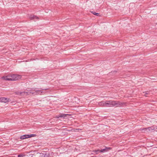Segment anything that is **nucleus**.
Segmentation results:
<instances>
[{
  "label": "nucleus",
  "mask_w": 157,
  "mask_h": 157,
  "mask_svg": "<svg viewBox=\"0 0 157 157\" xmlns=\"http://www.w3.org/2000/svg\"><path fill=\"white\" fill-rule=\"evenodd\" d=\"M21 78V76L18 75H12L6 76H3L2 78L6 81H16Z\"/></svg>",
  "instance_id": "obj_1"
},
{
  "label": "nucleus",
  "mask_w": 157,
  "mask_h": 157,
  "mask_svg": "<svg viewBox=\"0 0 157 157\" xmlns=\"http://www.w3.org/2000/svg\"><path fill=\"white\" fill-rule=\"evenodd\" d=\"M124 103L114 101H105V107L118 106L122 105Z\"/></svg>",
  "instance_id": "obj_2"
},
{
  "label": "nucleus",
  "mask_w": 157,
  "mask_h": 157,
  "mask_svg": "<svg viewBox=\"0 0 157 157\" xmlns=\"http://www.w3.org/2000/svg\"><path fill=\"white\" fill-rule=\"evenodd\" d=\"M27 91V92L23 91V92H16V94L18 95H22L24 96V95H28L30 94H33V93H32L31 91H29V88L28 89Z\"/></svg>",
  "instance_id": "obj_3"
},
{
  "label": "nucleus",
  "mask_w": 157,
  "mask_h": 157,
  "mask_svg": "<svg viewBox=\"0 0 157 157\" xmlns=\"http://www.w3.org/2000/svg\"><path fill=\"white\" fill-rule=\"evenodd\" d=\"M111 149V148L110 147H105V148L101 149L100 150H95L94 151L96 152L95 154H97L98 153V152H105L108 151L110 150Z\"/></svg>",
  "instance_id": "obj_4"
},
{
  "label": "nucleus",
  "mask_w": 157,
  "mask_h": 157,
  "mask_svg": "<svg viewBox=\"0 0 157 157\" xmlns=\"http://www.w3.org/2000/svg\"><path fill=\"white\" fill-rule=\"evenodd\" d=\"M34 136V134H30V135H24L23 136H21L20 138L21 139L23 140L26 138H30L33 136Z\"/></svg>",
  "instance_id": "obj_5"
},
{
  "label": "nucleus",
  "mask_w": 157,
  "mask_h": 157,
  "mask_svg": "<svg viewBox=\"0 0 157 157\" xmlns=\"http://www.w3.org/2000/svg\"><path fill=\"white\" fill-rule=\"evenodd\" d=\"M9 98H6L4 97L0 98V102L6 103L7 102H9Z\"/></svg>",
  "instance_id": "obj_6"
},
{
  "label": "nucleus",
  "mask_w": 157,
  "mask_h": 157,
  "mask_svg": "<svg viewBox=\"0 0 157 157\" xmlns=\"http://www.w3.org/2000/svg\"><path fill=\"white\" fill-rule=\"evenodd\" d=\"M29 17L31 20H37L39 19L38 17L33 14H31L29 15Z\"/></svg>",
  "instance_id": "obj_7"
},
{
  "label": "nucleus",
  "mask_w": 157,
  "mask_h": 157,
  "mask_svg": "<svg viewBox=\"0 0 157 157\" xmlns=\"http://www.w3.org/2000/svg\"><path fill=\"white\" fill-rule=\"evenodd\" d=\"M31 90H35V94H41L42 93V91L41 90H37L36 88H32L31 89Z\"/></svg>",
  "instance_id": "obj_8"
},
{
  "label": "nucleus",
  "mask_w": 157,
  "mask_h": 157,
  "mask_svg": "<svg viewBox=\"0 0 157 157\" xmlns=\"http://www.w3.org/2000/svg\"><path fill=\"white\" fill-rule=\"evenodd\" d=\"M150 129V132L152 131H156L157 132V127L153 126L151 127H149Z\"/></svg>",
  "instance_id": "obj_9"
},
{
  "label": "nucleus",
  "mask_w": 157,
  "mask_h": 157,
  "mask_svg": "<svg viewBox=\"0 0 157 157\" xmlns=\"http://www.w3.org/2000/svg\"><path fill=\"white\" fill-rule=\"evenodd\" d=\"M147 128H142L139 129L138 131L142 132L147 133Z\"/></svg>",
  "instance_id": "obj_10"
},
{
  "label": "nucleus",
  "mask_w": 157,
  "mask_h": 157,
  "mask_svg": "<svg viewBox=\"0 0 157 157\" xmlns=\"http://www.w3.org/2000/svg\"><path fill=\"white\" fill-rule=\"evenodd\" d=\"M100 106L105 107V101H102L99 103Z\"/></svg>",
  "instance_id": "obj_11"
},
{
  "label": "nucleus",
  "mask_w": 157,
  "mask_h": 157,
  "mask_svg": "<svg viewBox=\"0 0 157 157\" xmlns=\"http://www.w3.org/2000/svg\"><path fill=\"white\" fill-rule=\"evenodd\" d=\"M67 114H61L60 115H59L58 116H57L56 117L58 118L59 117H63V118H65V117L67 116Z\"/></svg>",
  "instance_id": "obj_12"
},
{
  "label": "nucleus",
  "mask_w": 157,
  "mask_h": 157,
  "mask_svg": "<svg viewBox=\"0 0 157 157\" xmlns=\"http://www.w3.org/2000/svg\"><path fill=\"white\" fill-rule=\"evenodd\" d=\"M27 155L20 154L18 155V157H27Z\"/></svg>",
  "instance_id": "obj_13"
},
{
  "label": "nucleus",
  "mask_w": 157,
  "mask_h": 157,
  "mask_svg": "<svg viewBox=\"0 0 157 157\" xmlns=\"http://www.w3.org/2000/svg\"><path fill=\"white\" fill-rule=\"evenodd\" d=\"M147 129V133H149V132H150V131L151 130L150 129L149 127L148 128H146Z\"/></svg>",
  "instance_id": "obj_14"
},
{
  "label": "nucleus",
  "mask_w": 157,
  "mask_h": 157,
  "mask_svg": "<svg viewBox=\"0 0 157 157\" xmlns=\"http://www.w3.org/2000/svg\"><path fill=\"white\" fill-rule=\"evenodd\" d=\"M92 13H93V14H94V15H96L97 16H98L99 15V13H96L95 12H93Z\"/></svg>",
  "instance_id": "obj_15"
},
{
  "label": "nucleus",
  "mask_w": 157,
  "mask_h": 157,
  "mask_svg": "<svg viewBox=\"0 0 157 157\" xmlns=\"http://www.w3.org/2000/svg\"><path fill=\"white\" fill-rule=\"evenodd\" d=\"M147 94V93H146L145 94H144V95H145V96H147L146 94Z\"/></svg>",
  "instance_id": "obj_16"
},
{
  "label": "nucleus",
  "mask_w": 157,
  "mask_h": 157,
  "mask_svg": "<svg viewBox=\"0 0 157 157\" xmlns=\"http://www.w3.org/2000/svg\"><path fill=\"white\" fill-rule=\"evenodd\" d=\"M91 157H95L94 156H92Z\"/></svg>",
  "instance_id": "obj_17"
}]
</instances>
